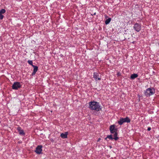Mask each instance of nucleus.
Masks as SVG:
<instances>
[{"label": "nucleus", "instance_id": "14", "mask_svg": "<svg viewBox=\"0 0 159 159\" xmlns=\"http://www.w3.org/2000/svg\"><path fill=\"white\" fill-rule=\"evenodd\" d=\"M111 20V18H108L105 21V23L106 25L108 24Z\"/></svg>", "mask_w": 159, "mask_h": 159}, {"label": "nucleus", "instance_id": "7", "mask_svg": "<svg viewBox=\"0 0 159 159\" xmlns=\"http://www.w3.org/2000/svg\"><path fill=\"white\" fill-rule=\"evenodd\" d=\"M98 76L99 74L98 73H94L93 77L96 81H97V80H101V78H100L98 77Z\"/></svg>", "mask_w": 159, "mask_h": 159}, {"label": "nucleus", "instance_id": "22", "mask_svg": "<svg viewBox=\"0 0 159 159\" xmlns=\"http://www.w3.org/2000/svg\"><path fill=\"white\" fill-rule=\"evenodd\" d=\"M96 12H95V13H94L93 15H96Z\"/></svg>", "mask_w": 159, "mask_h": 159}, {"label": "nucleus", "instance_id": "16", "mask_svg": "<svg viewBox=\"0 0 159 159\" xmlns=\"http://www.w3.org/2000/svg\"><path fill=\"white\" fill-rule=\"evenodd\" d=\"M5 12V10L4 9H2L0 11V13L3 14Z\"/></svg>", "mask_w": 159, "mask_h": 159}, {"label": "nucleus", "instance_id": "18", "mask_svg": "<svg viewBox=\"0 0 159 159\" xmlns=\"http://www.w3.org/2000/svg\"><path fill=\"white\" fill-rule=\"evenodd\" d=\"M117 130H112V131H110L111 132V134H115L116 133H117Z\"/></svg>", "mask_w": 159, "mask_h": 159}, {"label": "nucleus", "instance_id": "13", "mask_svg": "<svg viewBox=\"0 0 159 159\" xmlns=\"http://www.w3.org/2000/svg\"><path fill=\"white\" fill-rule=\"evenodd\" d=\"M138 77V75L137 74H134L131 75V78L134 79Z\"/></svg>", "mask_w": 159, "mask_h": 159}, {"label": "nucleus", "instance_id": "23", "mask_svg": "<svg viewBox=\"0 0 159 159\" xmlns=\"http://www.w3.org/2000/svg\"><path fill=\"white\" fill-rule=\"evenodd\" d=\"M132 43H134V41L133 42H132Z\"/></svg>", "mask_w": 159, "mask_h": 159}, {"label": "nucleus", "instance_id": "21", "mask_svg": "<svg viewBox=\"0 0 159 159\" xmlns=\"http://www.w3.org/2000/svg\"><path fill=\"white\" fill-rule=\"evenodd\" d=\"M120 73L119 72L117 73V75L118 76H120Z\"/></svg>", "mask_w": 159, "mask_h": 159}, {"label": "nucleus", "instance_id": "3", "mask_svg": "<svg viewBox=\"0 0 159 159\" xmlns=\"http://www.w3.org/2000/svg\"><path fill=\"white\" fill-rule=\"evenodd\" d=\"M154 93V90L153 89L148 88L146 90L145 94L146 96H148L153 94Z\"/></svg>", "mask_w": 159, "mask_h": 159}, {"label": "nucleus", "instance_id": "1", "mask_svg": "<svg viewBox=\"0 0 159 159\" xmlns=\"http://www.w3.org/2000/svg\"><path fill=\"white\" fill-rule=\"evenodd\" d=\"M89 108L91 110H94L96 111H99L101 110L100 106L98 102L93 101L89 103Z\"/></svg>", "mask_w": 159, "mask_h": 159}, {"label": "nucleus", "instance_id": "19", "mask_svg": "<svg viewBox=\"0 0 159 159\" xmlns=\"http://www.w3.org/2000/svg\"><path fill=\"white\" fill-rule=\"evenodd\" d=\"M3 16L2 15V14H1L0 13V20H2L3 19Z\"/></svg>", "mask_w": 159, "mask_h": 159}, {"label": "nucleus", "instance_id": "17", "mask_svg": "<svg viewBox=\"0 0 159 159\" xmlns=\"http://www.w3.org/2000/svg\"><path fill=\"white\" fill-rule=\"evenodd\" d=\"M28 63L29 64H30V65H32H32H33V62H32V61H31V60H29L28 61Z\"/></svg>", "mask_w": 159, "mask_h": 159}, {"label": "nucleus", "instance_id": "6", "mask_svg": "<svg viewBox=\"0 0 159 159\" xmlns=\"http://www.w3.org/2000/svg\"><path fill=\"white\" fill-rule=\"evenodd\" d=\"M134 28L137 32H139L141 30V26L139 24L136 23L134 24Z\"/></svg>", "mask_w": 159, "mask_h": 159}, {"label": "nucleus", "instance_id": "5", "mask_svg": "<svg viewBox=\"0 0 159 159\" xmlns=\"http://www.w3.org/2000/svg\"><path fill=\"white\" fill-rule=\"evenodd\" d=\"M20 87V84L18 82H15L12 86V88L14 89H17Z\"/></svg>", "mask_w": 159, "mask_h": 159}, {"label": "nucleus", "instance_id": "11", "mask_svg": "<svg viewBox=\"0 0 159 159\" xmlns=\"http://www.w3.org/2000/svg\"><path fill=\"white\" fill-rule=\"evenodd\" d=\"M110 131H111L112 130H117L116 129H115V126L113 125H111L110 127Z\"/></svg>", "mask_w": 159, "mask_h": 159}, {"label": "nucleus", "instance_id": "4", "mask_svg": "<svg viewBox=\"0 0 159 159\" xmlns=\"http://www.w3.org/2000/svg\"><path fill=\"white\" fill-rule=\"evenodd\" d=\"M42 145H39L37 146L34 152L37 154H41L42 151Z\"/></svg>", "mask_w": 159, "mask_h": 159}, {"label": "nucleus", "instance_id": "9", "mask_svg": "<svg viewBox=\"0 0 159 159\" xmlns=\"http://www.w3.org/2000/svg\"><path fill=\"white\" fill-rule=\"evenodd\" d=\"M68 134L67 132H66L64 134L62 133L61 134V136L62 139L66 138L67 137Z\"/></svg>", "mask_w": 159, "mask_h": 159}, {"label": "nucleus", "instance_id": "24", "mask_svg": "<svg viewBox=\"0 0 159 159\" xmlns=\"http://www.w3.org/2000/svg\"><path fill=\"white\" fill-rule=\"evenodd\" d=\"M100 139H99L98 140V141H99V140H100Z\"/></svg>", "mask_w": 159, "mask_h": 159}, {"label": "nucleus", "instance_id": "2", "mask_svg": "<svg viewBox=\"0 0 159 159\" xmlns=\"http://www.w3.org/2000/svg\"><path fill=\"white\" fill-rule=\"evenodd\" d=\"M130 122V119L128 117H126L125 118H121L118 121V123L120 125H122L124 123H129Z\"/></svg>", "mask_w": 159, "mask_h": 159}, {"label": "nucleus", "instance_id": "12", "mask_svg": "<svg viewBox=\"0 0 159 159\" xmlns=\"http://www.w3.org/2000/svg\"><path fill=\"white\" fill-rule=\"evenodd\" d=\"M117 132L114 134L113 135L114 137L113 139L115 140H117L119 139V137L117 136Z\"/></svg>", "mask_w": 159, "mask_h": 159}, {"label": "nucleus", "instance_id": "15", "mask_svg": "<svg viewBox=\"0 0 159 159\" xmlns=\"http://www.w3.org/2000/svg\"><path fill=\"white\" fill-rule=\"evenodd\" d=\"M107 138H108L111 140L114 139L113 138V136L112 135H107V137L105 138V139H106Z\"/></svg>", "mask_w": 159, "mask_h": 159}, {"label": "nucleus", "instance_id": "8", "mask_svg": "<svg viewBox=\"0 0 159 159\" xmlns=\"http://www.w3.org/2000/svg\"><path fill=\"white\" fill-rule=\"evenodd\" d=\"M17 129L19 132V134H20L21 135H24L25 134V133L24 132L23 130L21 128L18 127L17 128Z\"/></svg>", "mask_w": 159, "mask_h": 159}, {"label": "nucleus", "instance_id": "20", "mask_svg": "<svg viewBox=\"0 0 159 159\" xmlns=\"http://www.w3.org/2000/svg\"><path fill=\"white\" fill-rule=\"evenodd\" d=\"M151 129V127H148V130L150 131V130Z\"/></svg>", "mask_w": 159, "mask_h": 159}, {"label": "nucleus", "instance_id": "10", "mask_svg": "<svg viewBox=\"0 0 159 159\" xmlns=\"http://www.w3.org/2000/svg\"><path fill=\"white\" fill-rule=\"evenodd\" d=\"M33 67H34V71L32 73L33 75H34L35 74L36 72L38 70V67L34 65H32Z\"/></svg>", "mask_w": 159, "mask_h": 159}]
</instances>
